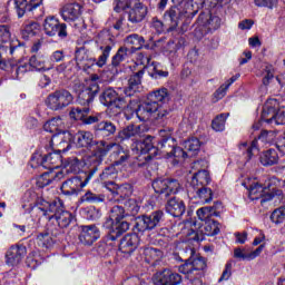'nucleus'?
Returning a JSON list of instances; mask_svg holds the SVG:
<instances>
[{
  "mask_svg": "<svg viewBox=\"0 0 285 285\" xmlns=\"http://www.w3.org/2000/svg\"><path fill=\"white\" fill-rule=\"evenodd\" d=\"M97 92H99V85L89 86L78 95V104L89 106V104H92Z\"/></svg>",
  "mask_w": 285,
  "mask_h": 285,
  "instance_id": "c85d7f7f",
  "label": "nucleus"
},
{
  "mask_svg": "<svg viewBox=\"0 0 285 285\" xmlns=\"http://www.w3.org/2000/svg\"><path fill=\"white\" fill-rule=\"evenodd\" d=\"M189 193H195V199H198L200 204H210L213 202V190L207 187H194L189 189Z\"/></svg>",
  "mask_w": 285,
  "mask_h": 285,
  "instance_id": "2f4dec72",
  "label": "nucleus"
},
{
  "mask_svg": "<svg viewBox=\"0 0 285 285\" xmlns=\"http://www.w3.org/2000/svg\"><path fill=\"white\" fill-rule=\"evenodd\" d=\"M95 130H98L99 132H105V135H107L108 137L117 132V127L110 121H101L95 127Z\"/></svg>",
  "mask_w": 285,
  "mask_h": 285,
  "instance_id": "09e8293b",
  "label": "nucleus"
},
{
  "mask_svg": "<svg viewBox=\"0 0 285 285\" xmlns=\"http://www.w3.org/2000/svg\"><path fill=\"white\" fill-rule=\"evenodd\" d=\"M144 131L141 130V126L129 125L118 132V139H120V141H126V139H131V137H141Z\"/></svg>",
  "mask_w": 285,
  "mask_h": 285,
  "instance_id": "473e14b6",
  "label": "nucleus"
},
{
  "mask_svg": "<svg viewBox=\"0 0 285 285\" xmlns=\"http://www.w3.org/2000/svg\"><path fill=\"white\" fill-rule=\"evenodd\" d=\"M181 282H184V277L170 268H165L154 275L155 285H179Z\"/></svg>",
  "mask_w": 285,
  "mask_h": 285,
  "instance_id": "4468645a",
  "label": "nucleus"
},
{
  "mask_svg": "<svg viewBox=\"0 0 285 285\" xmlns=\"http://www.w3.org/2000/svg\"><path fill=\"white\" fill-rule=\"evenodd\" d=\"M125 43L132 47L134 50H141V48H144L145 40L144 37L137 33H132L126 37Z\"/></svg>",
  "mask_w": 285,
  "mask_h": 285,
  "instance_id": "37998d69",
  "label": "nucleus"
},
{
  "mask_svg": "<svg viewBox=\"0 0 285 285\" xmlns=\"http://www.w3.org/2000/svg\"><path fill=\"white\" fill-rule=\"evenodd\" d=\"M184 148L187 151V155H189V157H195L197 153H199L202 144L199 142V139L190 138L188 140H185Z\"/></svg>",
  "mask_w": 285,
  "mask_h": 285,
  "instance_id": "a19ab883",
  "label": "nucleus"
},
{
  "mask_svg": "<svg viewBox=\"0 0 285 285\" xmlns=\"http://www.w3.org/2000/svg\"><path fill=\"white\" fill-rule=\"evenodd\" d=\"M210 184V174L208 170H198L191 178L189 189L191 188H204Z\"/></svg>",
  "mask_w": 285,
  "mask_h": 285,
  "instance_id": "c756f323",
  "label": "nucleus"
},
{
  "mask_svg": "<svg viewBox=\"0 0 285 285\" xmlns=\"http://www.w3.org/2000/svg\"><path fill=\"white\" fill-rule=\"evenodd\" d=\"M63 128H66V124L61 117L52 118L43 125L46 132H57L56 135H59V132H67Z\"/></svg>",
  "mask_w": 285,
  "mask_h": 285,
  "instance_id": "f704fd0d",
  "label": "nucleus"
},
{
  "mask_svg": "<svg viewBox=\"0 0 285 285\" xmlns=\"http://www.w3.org/2000/svg\"><path fill=\"white\" fill-rule=\"evenodd\" d=\"M177 146V140L173 137L163 138L158 141V155H163L164 157H170L173 155V150Z\"/></svg>",
  "mask_w": 285,
  "mask_h": 285,
  "instance_id": "7c9ffc66",
  "label": "nucleus"
},
{
  "mask_svg": "<svg viewBox=\"0 0 285 285\" xmlns=\"http://www.w3.org/2000/svg\"><path fill=\"white\" fill-rule=\"evenodd\" d=\"M220 206L222 203H215L214 206L202 207L196 212V215L200 222H208L213 215H217Z\"/></svg>",
  "mask_w": 285,
  "mask_h": 285,
  "instance_id": "c9c22d12",
  "label": "nucleus"
},
{
  "mask_svg": "<svg viewBox=\"0 0 285 285\" xmlns=\"http://www.w3.org/2000/svg\"><path fill=\"white\" fill-rule=\"evenodd\" d=\"M200 233H203V235H207V237L219 235V223L213 219L206 220L200 227Z\"/></svg>",
  "mask_w": 285,
  "mask_h": 285,
  "instance_id": "58836bf2",
  "label": "nucleus"
},
{
  "mask_svg": "<svg viewBox=\"0 0 285 285\" xmlns=\"http://www.w3.org/2000/svg\"><path fill=\"white\" fill-rule=\"evenodd\" d=\"M229 114L217 115L212 121V128L215 132H224L226 130V119Z\"/></svg>",
  "mask_w": 285,
  "mask_h": 285,
  "instance_id": "79ce46f5",
  "label": "nucleus"
},
{
  "mask_svg": "<svg viewBox=\"0 0 285 285\" xmlns=\"http://www.w3.org/2000/svg\"><path fill=\"white\" fill-rule=\"evenodd\" d=\"M14 3V8L19 19L26 14V11L32 12V10H37L41 6L42 0H31L28 4L27 0H12Z\"/></svg>",
  "mask_w": 285,
  "mask_h": 285,
  "instance_id": "393cba45",
  "label": "nucleus"
},
{
  "mask_svg": "<svg viewBox=\"0 0 285 285\" xmlns=\"http://www.w3.org/2000/svg\"><path fill=\"white\" fill-rule=\"evenodd\" d=\"M81 202H86L87 204H101V202H104V195H97L92 191H87L81 197Z\"/></svg>",
  "mask_w": 285,
  "mask_h": 285,
  "instance_id": "5fc2aeb1",
  "label": "nucleus"
},
{
  "mask_svg": "<svg viewBox=\"0 0 285 285\" xmlns=\"http://www.w3.org/2000/svg\"><path fill=\"white\" fill-rule=\"evenodd\" d=\"M181 17V11L177 7H173L167 10L164 14L165 22L168 23L170 30H175L179 26V18Z\"/></svg>",
  "mask_w": 285,
  "mask_h": 285,
  "instance_id": "72a5a7b5",
  "label": "nucleus"
},
{
  "mask_svg": "<svg viewBox=\"0 0 285 285\" xmlns=\"http://www.w3.org/2000/svg\"><path fill=\"white\" fill-rule=\"evenodd\" d=\"M146 14H148V8L138 0V4L129 9L128 21H130V23H141V21L146 19Z\"/></svg>",
  "mask_w": 285,
  "mask_h": 285,
  "instance_id": "5701e85b",
  "label": "nucleus"
},
{
  "mask_svg": "<svg viewBox=\"0 0 285 285\" xmlns=\"http://www.w3.org/2000/svg\"><path fill=\"white\" fill-rule=\"evenodd\" d=\"M107 228H109V239L115 242L130 229V224L126 220H116L110 223Z\"/></svg>",
  "mask_w": 285,
  "mask_h": 285,
  "instance_id": "4be33fe9",
  "label": "nucleus"
},
{
  "mask_svg": "<svg viewBox=\"0 0 285 285\" xmlns=\"http://www.w3.org/2000/svg\"><path fill=\"white\" fill-rule=\"evenodd\" d=\"M279 161V155L275 149H268L261 156V164L263 166H275Z\"/></svg>",
  "mask_w": 285,
  "mask_h": 285,
  "instance_id": "4c0bfd02",
  "label": "nucleus"
},
{
  "mask_svg": "<svg viewBox=\"0 0 285 285\" xmlns=\"http://www.w3.org/2000/svg\"><path fill=\"white\" fill-rule=\"evenodd\" d=\"M100 104L109 108V115L111 117H117V115H121L124 110L128 112L130 110L131 115H135V110H132V106H135V101L130 99H126L119 94H117L111 87L104 90V92L99 97Z\"/></svg>",
  "mask_w": 285,
  "mask_h": 285,
  "instance_id": "39448f33",
  "label": "nucleus"
},
{
  "mask_svg": "<svg viewBox=\"0 0 285 285\" xmlns=\"http://www.w3.org/2000/svg\"><path fill=\"white\" fill-rule=\"evenodd\" d=\"M117 178V168L114 164L106 167L104 171L100 174L101 181L112 184V179Z\"/></svg>",
  "mask_w": 285,
  "mask_h": 285,
  "instance_id": "de8ad7c7",
  "label": "nucleus"
},
{
  "mask_svg": "<svg viewBox=\"0 0 285 285\" xmlns=\"http://www.w3.org/2000/svg\"><path fill=\"white\" fill-rule=\"evenodd\" d=\"M110 154L111 159H114L115 166H126L127 161L130 159V151L128 149H124L119 144L116 142H106L105 140H100L97 144V148L94 154L89 157V163L95 166V168H99L101 161H104V157Z\"/></svg>",
  "mask_w": 285,
  "mask_h": 285,
  "instance_id": "f03ea898",
  "label": "nucleus"
},
{
  "mask_svg": "<svg viewBox=\"0 0 285 285\" xmlns=\"http://www.w3.org/2000/svg\"><path fill=\"white\" fill-rule=\"evenodd\" d=\"M246 188L252 202H255V199H262L261 204H264V202H271V199H273V195H268V188L257 181L252 183Z\"/></svg>",
  "mask_w": 285,
  "mask_h": 285,
  "instance_id": "dca6fc26",
  "label": "nucleus"
},
{
  "mask_svg": "<svg viewBox=\"0 0 285 285\" xmlns=\"http://www.w3.org/2000/svg\"><path fill=\"white\" fill-rule=\"evenodd\" d=\"M11 77L12 79H21L26 72H28V65L12 66Z\"/></svg>",
  "mask_w": 285,
  "mask_h": 285,
  "instance_id": "4d7b16f0",
  "label": "nucleus"
},
{
  "mask_svg": "<svg viewBox=\"0 0 285 285\" xmlns=\"http://www.w3.org/2000/svg\"><path fill=\"white\" fill-rule=\"evenodd\" d=\"M66 23H60L59 19L55 16H49L45 19L43 30L48 37H60V39H66L68 37Z\"/></svg>",
  "mask_w": 285,
  "mask_h": 285,
  "instance_id": "f8f14e48",
  "label": "nucleus"
},
{
  "mask_svg": "<svg viewBox=\"0 0 285 285\" xmlns=\"http://www.w3.org/2000/svg\"><path fill=\"white\" fill-rule=\"evenodd\" d=\"M63 179V171H46L37 179L38 188H46V186H50L53 181H61Z\"/></svg>",
  "mask_w": 285,
  "mask_h": 285,
  "instance_id": "b1692460",
  "label": "nucleus"
},
{
  "mask_svg": "<svg viewBox=\"0 0 285 285\" xmlns=\"http://www.w3.org/2000/svg\"><path fill=\"white\" fill-rule=\"evenodd\" d=\"M205 26L209 30H217L222 26V19L217 16H208Z\"/></svg>",
  "mask_w": 285,
  "mask_h": 285,
  "instance_id": "052dcab7",
  "label": "nucleus"
},
{
  "mask_svg": "<svg viewBox=\"0 0 285 285\" xmlns=\"http://www.w3.org/2000/svg\"><path fill=\"white\" fill-rule=\"evenodd\" d=\"M161 219H164V212L156 210L150 215H142L138 217L136 226L140 233H144V230H153L159 226V222H161Z\"/></svg>",
  "mask_w": 285,
  "mask_h": 285,
  "instance_id": "ddd939ff",
  "label": "nucleus"
},
{
  "mask_svg": "<svg viewBox=\"0 0 285 285\" xmlns=\"http://www.w3.org/2000/svg\"><path fill=\"white\" fill-rule=\"evenodd\" d=\"M52 148L56 150L49 151L48 155H41L40 153H35L31 157V168H47L52 170V168H59V164H61V155L59 151V147L57 145H52V139L50 140Z\"/></svg>",
  "mask_w": 285,
  "mask_h": 285,
  "instance_id": "1a4fd4ad",
  "label": "nucleus"
},
{
  "mask_svg": "<svg viewBox=\"0 0 285 285\" xmlns=\"http://www.w3.org/2000/svg\"><path fill=\"white\" fill-rule=\"evenodd\" d=\"M29 66L36 68V70H46V57L43 56H31L29 59Z\"/></svg>",
  "mask_w": 285,
  "mask_h": 285,
  "instance_id": "864d4df0",
  "label": "nucleus"
},
{
  "mask_svg": "<svg viewBox=\"0 0 285 285\" xmlns=\"http://www.w3.org/2000/svg\"><path fill=\"white\" fill-rule=\"evenodd\" d=\"M112 46V38L110 37V35H107L105 46H100V50H102V53L98 57V60L95 59V63L98 68H104V66L108 63V58L110 57Z\"/></svg>",
  "mask_w": 285,
  "mask_h": 285,
  "instance_id": "cd10ccee",
  "label": "nucleus"
},
{
  "mask_svg": "<svg viewBox=\"0 0 285 285\" xmlns=\"http://www.w3.org/2000/svg\"><path fill=\"white\" fill-rule=\"evenodd\" d=\"M168 101H170V91L166 88L157 89L148 96L145 102L138 106L135 115L140 121L164 119L170 115V110L167 107Z\"/></svg>",
  "mask_w": 285,
  "mask_h": 285,
  "instance_id": "f257e3e1",
  "label": "nucleus"
},
{
  "mask_svg": "<svg viewBox=\"0 0 285 285\" xmlns=\"http://www.w3.org/2000/svg\"><path fill=\"white\" fill-rule=\"evenodd\" d=\"M153 188L157 195L168 198L170 195H177L181 190V184L173 178H157L153 181Z\"/></svg>",
  "mask_w": 285,
  "mask_h": 285,
  "instance_id": "9b49d317",
  "label": "nucleus"
},
{
  "mask_svg": "<svg viewBox=\"0 0 285 285\" xmlns=\"http://www.w3.org/2000/svg\"><path fill=\"white\" fill-rule=\"evenodd\" d=\"M86 215H87V219H91L92 222L99 219V217H101V213L99 212V209L95 208V207H90L86 210Z\"/></svg>",
  "mask_w": 285,
  "mask_h": 285,
  "instance_id": "774afa93",
  "label": "nucleus"
},
{
  "mask_svg": "<svg viewBox=\"0 0 285 285\" xmlns=\"http://www.w3.org/2000/svg\"><path fill=\"white\" fill-rule=\"evenodd\" d=\"M37 210L48 217L50 224H56L59 228H68L73 219L70 212L63 210L57 202H47L40 198L37 203Z\"/></svg>",
  "mask_w": 285,
  "mask_h": 285,
  "instance_id": "20e7f679",
  "label": "nucleus"
},
{
  "mask_svg": "<svg viewBox=\"0 0 285 285\" xmlns=\"http://www.w3.org/2000/svg\"><path fill=\"white\" fill-rule=\"evenodd\" d=\"M125 208L127 210V216L131 215V217H135V215L139 213V205L137 204V200L132 198L125 202Z\"/></svg>",
  "mask_w": 285,
  "mask_h": 285,
  "instance_id": "6e6d98bb",
  "label": "nucleus"
},
{
  "mask_svg": "<svg viewBox=\"0 0 285 285\" xmlns=\"http://www.w3.org/2000/svg\"><path fill=\"white\" fill-rule=\"evenodd\" d=\"M136 148L141 155H149V157L159 155V148L155 146V137L153 136H146L142 141L136 144Z\"/></svg>",
  "mask_w": 285,
  "mask_h": 285,
  "instance_id": "aec40b11",
  "label": "nucleus"
},
{
  "mask_svg": "<svg viewBox=\"0 0 285 285\" xmlns=\"http://www.w3.org/2000/svg\"><path fill=\"white\" fill-rule=\"evenodd\" d=\"M28 249L23 245H12L6 254L7 266H19L23 257H26Z\"/></svg>",
  "mask_w": 285,
  "mask_h": 285,
  "instance_id": "2eb2a0df",
  "label": "nucleus"
},
{
  "mask_svg": "<svg viewBox=\"0 0 285 285\" xmlns=\"http://www.w3.org/2000/svg\"><path fill=\"white\" fill-rule=\"evenodd\" d=\"M39 33V23L37 22H30L24 26L22 30V37L24 39H30V37H35Z\"/></svg>",
  "mask_w": 285,
  "mask_h": 285,
  "instance_id": "3c124183",
  "label": "nucleus"
},
{
  "mask_svg": "<svg viewBox=\"0 0 285 285\" xmlns=\"http://www.w3.org/2000/svg\"><path fill=\"white\" fill-rule=\"evenodd\" d=\"M37 244L40 248H52L55 245V238L50 233H42L37 236Z\"/></svg>",
  "mask_w": 285,
  "mask_h": 285,
  "instance_id": "c03bdc74",
  "label": "nucleus"
},
{
  "mask_svg": "<svg viewBox=\"0 0 285 285\" xmlns=\"http://www.w3.org/2000/svg\"><path fill=\"white\" fill-rule=\"evenodd\" d=\"M234 257L236 259H243V261L250 262V254L246 253V249L235 248L234 249Z\"/></svg>",
  "mask_w": 285,
  "mask_h": 285,
  "instance_id": "338daca9",
  "label": "nucleus"
},
{
  "mask_svg": "<svg viewBox=\"0 0 285 285\" xmlns=\"http://www.w3.org/2000/svg\"><path fill=\"white\" fill-rule=\"evenodd\" d=\"M174 157L175 161L179 163L181 159H186V157H189L188 151L183 150L181 147L175 146L173 153L169 155L168 158Z\"/></svg>",
  "mask_w": 285,
  "mask_h": 285,
  "instance_id": "680f3d73",
  "label": "nucleus"
},
{
  "mask_svg": "<svg viewBox=\"0 0 285 285\" xmlns=\"http://www.w3.org/2000/svg\"><path fill=\"white\" fill-rule=\"evenodd\" d=\"M257 8H267L268 10H274L277 8L279 0H254Z\"/></svg>",
  "mask_w": 285,
  "mask_h": 285,
  "instance_id": "bf43d9fd",
  "label": "nucleus"
},
{
  "mask_svg": "<svg viewBox=\"0 0 285 285\" xmlns=\"http://www.w3.org/2000/svg\"><path fill=\"white\" fill-rule=\"evenodd\" d=\"M140 250L147 262H159V259L164 257V253L157 248L144 247V248H140Z\"/></svg>",
  "mask_w": 285,
  "mask_h": 285,
  "instance_id": "ea45409f",
  "label": "nucleus"
},
{
  "mask_svg": "<svg viewBox=\"0 0 285 285\" xmlns=\"http://www.w3.org/2000/svg\"><path fill=\"white\" fill-rule=\"evenodd\" d=\"M204 271H206V258L202 256L188 258L178 267V272L185 275L186 279H189L191 285H204L202 281Z\"/></svg>",
  "mask_w": 285,
  "mask_h": 285,
  "instance_id": "423d86ee",
  "label": "nucleus"
},
{
  "mask_svg": "<svg viewBox=\"0 0 285 285\" xmlns=\"http://www.w3.org/2000/svg\"><path fill=\"white\" fill-rule=\"evenodd\" d=\"M125 217H128L126 209L119 205H116L110 209V216L109 219H107L105 223V226L108 227L115 222H121L125 219Z\"/></svg>",
  "mask_w": 285,
  "mask_h": 285,
  "instance_id": "e433bc0d",
  "label": "nucleus"
},
{
  "mask_svg": "<svg viewBox=\"0 0 285 285\" xmlns=\"http://www.w3.org/2000/svg\"><path fill=\"white\" fill-rule=\"evenodd\" d=\"M166 210L173 217H181L186 213V204H184V200L173 197L167 202Z\"/></svg>",
  "mask_w": 285,
  "mask_h": 285,
  "instance_id": "a878e982",
  "label": "nucleus"
},
{
  "mask_svg": "<svg viewBox=\"0 0 285 285\" xmlns=\"http://www.w3.org/2000/svg\"><path fill=\"white\" fill-rule=\"evenodd\" d=\"M269 219H271V222H273V224H276V225L284 224L285 207H278V208L274 209L273 213L271 214Z\"/></svg>",
  "mask_w": 285,
  "mask_h": 285,
  "instance_id": "603ef678",
  "label": "nucleus"
},
{
  "mask_svg": "<svg viewBox=\"0 0 285 285\" xmlns=\"http://www.w3.org/2000/svg\"><path fill=\"white\" fill-rule=\"evenodd\" d=\"M128 57V48L120 47L115 56L111 58V66L112 68H119L121 66L122 61H126Z\"/></svg>",
  "mask_w": 285,
  "mask_h": 285,
  "instance_id": "a18cd8bd",
  "label": "nucleus"
},
{
  "mask_svg": "<svg viewBox=\"0 0 285 285\" xmlns=\"http://www.w3.org/2000/svg\"><path fill=\"white\" fill-rule=\"evenodd\" d=\"M141 79H144V70H139L130 76L128 86L124 90L126 97H132L141 88Z\"/></svg>",
  "mask_w": 285,
  "mask_h": 285,
  "instance_id": "bb28decb",
  "label": "nucleus"
},
{
  "mask_svg": "<svg viewBox=\"0 0 285 285\" xmlns=\"http://www.w3.org/2000/svg\"><path fill=\"white\" fill-rule=\"evenodd\" d=\"M60 14L67 23H70V21H77V19L81 17V4L67 3L61 8Z\"/></svg>",
  "mask_w": 285,
  "mask_h": 285,
  "instance_id": "6ab92c4d",
  "label": "nucleus"
},
{
  "mask_svg": "<svg viewBox=\"0 0 285 285\" xmlns=\"http://www.w3.org/2000/svg\"><path fill=\"white\" fill-rule=\"evenodd\" d=\"M75 60L78 66V68H82L86 70V68H90V66H95V58L90 57V52L86 47H80L76 50Z\"/></svg>",
  "mask_w": 285,
  "mask_h": 285,
  "instance_id": "412c9836",
  "label": "nucleus"
},
{
  "mask_svg": "<svg viewBox=\"0 0 285 285\" xmlns=\"http://www.w3.org/2000/svg\"><path fill=\"white\" fill-rule=\"evenodd\" d=\"M261 121L265 124H274L275 126H284L285 124V107L279 108V101L271 98L265 102Z\"/></svg>",
  "mask_w": 285,
  "mask_h": 285,
  "instance_id": "6e6552de",
  "label": "nucleus"
},
{
  "mask_svg": "<svg viewBox=\"0 0 285 285\" xmlns=\"http://www.w3.org/2000/svg\"><path fill=\"white\" fill-rule=\"evenodd\" d=\"M52 146L59 148V153H68L70 146L77 148H90L95 144V136L90 131H78L75 136L70 131L55 134L51 137Z\"/></svg>",
  "mask_w": 285,
  "mask_h": 285,
  "instance_id": "7ed1b4c3",
  "label": "nucleus"
},
{
  "mask_svg": "<svg viewBox=\"0 0 285 285\" xmlns=\"http://www.w3.org/2000/svg\"><path fill=\"white\" fill-rule=\"evenodd\" d=\"M138 246L139 236L137 234H127L120 239L118 250L122 253V255H132Z\"/></svg>",
  "mask_w": 285,
  "mask_h": 285,
  "instance_id": "f3484780",
  "label": "nucleus"
},
{
  "mask_svg": "<svg viewBox=\"0 0 285 285\" xmlns=\"http://www.w3.org/2000/svg\"><path fill=\"white\" fill-rule=\"evenodd\" d=\"M228 85L224 83L215 92H214V99L215 101H219V99H224L226 97V92L228 91Z\"/></svg>",
  "mask_w": 285,
  "mask_h": 285,
  "instance_id": "69168bd1",
  "label": "nucleus"
},
{
  "mask_svg": "<svg viewBox=\"0 0 285 285\" xmlns=\"http://www.w3.org/2000/svg\"><path fill=\"white\" fill-rule=\"evenodd\" d=\"M135 6H139V0H115V12H121V10L131 9Z\"/></svg>",
  "mask_w": 285,
  "mask_h": 285,
  "instance_id": "8fccbe9b",
  "label": "nucleus"
},
{
  "mask_svg": "<svg viewBox=\"0 0 285 285\" xmlns=\"http://www.w3.org/2000/svg\"><path fill=\"white\" fill-rule=\"evenodd\" d=\"M90 112V108H72L69 112V117L70 119H75V121H81V124H83V120L86 119V117H88Z\"/></svg>",
  "mask_w": 285,
  "mask_h": 285,
  "instance_id": "49530a36",
  "label": "nucleus"
},
{
  "mask_svg": "<svg viewBox=\"0 0 285 285\" xmlns=\"http://www.w3.org/2000/svg\"><path fill=\"white\" fill-rule=\"evenodd\" d=\"M12 33L10 32V26L0 24V43H9Z\"/></svg>",
  "mask_w": 285,
  "mask_h": 285,
  "instance_id": "13d9d810",
  "label": "nucleus"
},
{
  "mask_svg": "<svg viewBox=\"0 0 285 285\" xmlns=\"http://www.w3.org/2000/svg\"><path fill=\"white\" fill-rule=\"evenodd\" d=\"M232 275H233V263L229 262L225 265V269L220 278L218 279V282H228Z\"/></svg>",
  "mask_w": 285,
  "mask_h": 285,
  "instance_id": "0e129e2a",
  "label": "nucleus"
},
{
  "mask_svg": "<svg viewBox=\"0 0 285 285\" xmlns=\"http://www.w3.org/2000/svg\"><path fill=\"white\" fill-rule=\"evenodd\" d=\"M114 193L120 197H130V195H132V189L130 188V185H120Z\"/></svg>",
  "mask_w": 285,
  "mask_h": 285,
  "instance_id": "e2e57ef3",
  "label": "nucleus"
},
{
  "mask_svg": "<svg viewBox=\"0 0 285 285\" xmlns=\"http://www.w3.org/2000/svg\"><path fill=\"white\" fill-rule=\"evenodd\" d=\"M75 101V97H72V94L66 89H59L53 92H51L47 99L46 105L50 110H63V108H68L70 104Z\"/></svg>",
  "mask_w": 285,
  "mask_h": 285,
  "instance_id": "9d476101",
  "label": "nucleus"
},
{
  "mask_svg": "<svg viewBox=\"0 0 285 285\" xmlns=\"http://www.w3.org/2000/svg\"><path fill=\"white\" fill-rule=\"evenodd\" d=\"M91 169L88 173H85L83 176H76L67 179L62 183L61 193L71 197L72 195H79L83 188L90 184L92 177H95V173H97L98 168L91 164Z\"/></svg>",
  "mask_w": 285,
  "mask_h": 285,
  "instance_id": "0eeeda50",
  "label": "nucleus"
},
{
  "mask_svg": "<svg viewBox=\"0 0 285 285\" xmlns=\"http://www.w3.org/2000/svg\"><path fill=\"white\" fill-rule=\"evenodd\" d=\"M101 237V233L99 232V228L95 225H88L82 226V230L80 233L79 239L81 244H85L87 246H90L95 244L96 240Z\"/></svg>",
  "mask_w": 285,
  "mask_h": 285,
  "instance_id": "a211bd4d",
  "label": "nucleus"
}]
</instances>
